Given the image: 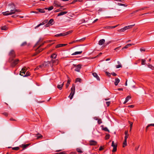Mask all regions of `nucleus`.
I'll return each mask as SVG.
<instances>
[{"instance_id":"17","label":"nucleus","mask_w":154,"mask_h":154,"mask_svg":"<svg viewBox=\"0 0 154 154\" xmlns=\"http://www.w3.org/2000/svg\"><path fill=\"white\" fill-rule=\"evenodd\" d=\"M120 82V80L118 78H116L115 79L114 84L115 85H117Z\"/></svg>"},{"instance_id":"43","label":"nucleus","mask_w":154,"mask_h":154,"mask_svg":"<svg viewBox=\"0 0 154 154\" xmlns=\"http://www.w3.org/2000/svg\"><path fill=\"white\" fill-rule=\"evenodd\" d=\"M131 98V97L130 96H128L127 97H126L125 98V99L126 100H127L128 101Z\"/></svg>"},{"instance_id":"45","label":"nucleus","mask_w":154,"mask_h":154,"mask_svg":"<svg viewBox=\"0 0 154 154\" xmlns=\"http://www.w3.org/2000/svg\"><path fill=\"white\" fill-rule=\"evenodd\" d=\"M106 75L109 77H110L111 76V74L110 73L108 72H106Z\"/></svg>"},{"instance_id":"11","label":"nucleus","mask_w":154,"mask_h":154,"mask_svg":"<svg viewBox=\"0 0 154 154\" xmlns=\"http://www.w3.org/2000/svg\"><path fill=\"white\" fill-rule=\"evenodd\" d=\"M148 7H144L142 8H140V9H139L137 10H135L132 13H131V14H134L136 12H137L140 11H141L142 10H144L145 8H148Z\"/></svg>"},{"instance_id":"28","label":"nucleus","mask_w":154,"mask_h":154,"mask_svg":"<svg viewBox=\"0 0 154 154\" xmlns=\"http://www.w3.org/2000/svg\"><path fill=\"white\" fill-rule=\"evenodd\" d=\"M53 8V6H51L48 8H45V10H48V11H50L52 10Z\"/></svg>"},{"instance_id":"25","label":"nucleus","mask_w":154,"mask_h":154,"mask_svg":"<svg viewBox=\"0 0 154 154\" xmlns=\"http://www.w3.org/2000/svg\"><path fill=\"white\" fill-rule=\"evenodd\" d=\"M11 12L9 13V14L10 15H12V14H14L16 12L15 11V9H11Z\"/></svg>"},{"instance_id":"16","label":"nucleus","mask_w":154,"mask_h":154,"mask_svg":"<svg viewBox=\"0 0 154 154\" xmlns=\"http://www.w3.org/2000/svg\"><path fill=\"white\" fill-rule=\"evenodd\" d=\"M67 11H63L60 12L58 14H57V16H60L61 15H64L65 14H66L67 13Z\"/></svg>"},{"instance_id":"24","label":"nucleus","mask_w":154,"mask_h":154,"mask_svg":"<svg viewBox=\"0 0 154 154\" xmlns=\"http://www.w3.org/2000/svg\"><path fill=\"white\" fill-rule=\"evenodd\" d=\"M135 25V24L132 25H129L125 27V28L126 29V30L130 28H131L133 26Z\"/></svg>"},{"instance_id":"14","label":"nucleus","mask_w":154,"mask_h":154,"mask_svg":"<svg viewBox=\"0 0 154 154\" xmlns=\"http://www.w3.org/2000/svg\"><path fill=\"white\" fill-rule=\"evenodd\" d=\"M67 45V44H59L57 45L55 47L56 48H58L63 47V46H66Z\"/></svg>"},{"instance_id":"40","label":"nucleus","mask_w":154,"mask_h":154,"mask_svg":"<svg viewBox=\"0 0 154 154\" xmlns=\"http://www.w3.org/2000/svg\"><path fill=\"white\" fill-rule=\"evenodd\" d=\"M37 135H38L39 136H38L37 137V139H39L40 138H42L43 136L42 135H41V134H39V133H38L37 134Z\"/></svg>"},{"instance_id":"3","label":"nucleus","mask_w":154,"mask_h":154,"mask_svg":"<svg viewBox=\"0 0 154 154\" xmlns=\"http://www.w3.org/2000/svg\"><path fill=\"white\" fill-rule=\"evenodd\" d=\"M73 65L74 67L75 68L74 70L78 72H79L80 71V69L81 68L82 66L80 64H78L76 65L75 64H73Z\"/></svg>"},{"instance_id":"54","label":"nucleus","mask_w":154,"mask_h":154,"mask_svg":"<svg viewBox=\"0 0 154 154\" xmlns=\"http://www.w3.org/2000/svg\"><path fill=\"white\" fill-rule=\"evenodd\" d=\"M2 114L6 116H7L8 115V113L7 112H5L2 113Z\"/></svg>"},{"instance_id":"8","label":"nucleus","mask_w":154,"mask_h":154,"mask_svg":"<svg viewBox=\"0 0 154 154\" xmlns=\"http://www.w3.org/2000/svg\"><path fill=\"white\" fill-rule=\"evenodd\" d=\"M46 48H43V49H41L39 50H38L39 48H37L36 50V52L33 55V56H35L37 54H38L40 52H41L44 49H45Z\"/></svg>"},{"instance_id":"44","label":"nucleus","mask_w":154,"mask_h":154,"mask_svg":"<svg viewBox=\"0 0 154 154\" xmlns=\"http://www.w3.org/2000/svg\"><path fill=\"white\" fill-rule=\"evenodd\" d=\"M102 54V53L100 52L97 56H96L95 57L91 58V59H94L95 58L97 57L100 56Z\"/></svg>"},{"instance_id":"52","label":"nucleus","mask_w":154,"mask_h":154,"mask_svg":"<svg viewBox=\"0 0 154 154\" xmlns=\"http://www.w3.org/2000/svg\"><path fill=\"white\" fill-rule=\"evenodd\" d=\"M106 103L107 105V106H109V105L110 103V101H107L106 102Z\"/></svg>"},{"instance_id":"61","label":"nucleus","mask_w":154,"mask_h":154,"mask_svg":"<svg viewBox=\"0 0 154 154\" xmlns=\"http://www.w3.org/2000/svg\"><path fill=\"white\" fill-rule=\"evenodd\" d=\"M111 74L114 76H116L117 75V74L115 72H112L111 73Z\"/></svg>"},{"instance_id":"5","label":"nucleus","mask_w":154,"mask_h":154,"mask_svg":"<svg viewBox=\"0 0 154 154\" xmlns=\"http://www.w3.org/2000/svg\"><path fill=\"white\" fill-rule=\"evenodd\" d=\"M111 146L113 147V149L112 151V152H116L117 150V145L116 144H115L114 141H113L112 142Z\"/></svg>"},{"instance_id":"62","label":"nucleus","mask_w":154,"mask_h":154,"mask_svg":"<svg viewBox=\"0 0 154 154\" xmlns=\"http://www.w3.org/2000/svg\"><path fill=\"white\" fill-rule=\"evenodd\" d=\"M103 148L101 146H100L99 148V150L100 151H101L102 150H103Z\"/></svg>"},{"instance_id":"59","label":"nucleus","mask_w":154,"mask_h":154,"mask_svg":"<svg viewBox=\"0 0 154 154\" xmlns=\"http://www.w3.org/2000/svg\"><path fill=\"white\" fill-rule=\"evenodd\" d=\"M54 4L55 5L57 6L60 7H61V6L59 5H58V4H57L56 3V2H54Z\"/></svg>"},{"instance_id":"2","label":"nucleus","mask_w":154,"mask_h":154,"mask_svg":"<svg viewBox=\"0 0 154 154\" xmlns=\"http://www.w3.org/2000/svg\"><path fill=\"white\" fill-rule=\"evenodd\" d=\"M75 86L74 84H72V87L71 88V92L69 95V97L70 100H71L75 94Z\"/></svg>"},{"instance_id":"35","label":"nucleus","mask_w":154,"mask_h":154,"mask_svg":"<svg viewBox=\"0 0 154 154\" xmlns=\"http://www.w3.org/2000/svg\"><path fill=\"white\" fill-rule=\"evenodd\" d=\"M30 75V72L28 71L26 72V74H25L23 75V77H27Z\"/></svg>"},{"instance_id":"63","label":"nucleus","mask_w":154,"mask_h":154,"mask_svg":"<svg viewBox=\"0 0 154 154\" xmlns=\"http://www.w3.org/2000/svg\"><path fill=\"white\" fill-rule=\"evenodd\" d=\"M148 125L149 127L152 126L154 127V124H150Z\"/></svg>"},{"instance_id":"7","label":"nucleus","mask_w":154,"mask_h":154,"mask_svg":"<svg viewBox=\"0 0 154 154\" xmlns=\"http://www.w3.org/2000/svg\"><path fill=\"white\" fill-rule=\"evenodd\" d=\"M26 71V69L25 68H23L21 70L20 72V75L23 76V75L25 74V72Z\"/></svg>"},{"instance_id":"49","label":"nucleus","mask_w":154,"mask_h":154,"mask_svg":"<svg viewBox=\"0 0 154 154\" xmlns=\"http://www.w3.org/2000/svg\"><path fill=\"white\" fill-rule=\"evenodd\" d=\"M59 35H60V36H65L66 35H65V33H61L59 34Z\"/></svg>"},{"instance_id":"4","label":"nucleus","mask_w":154,"mask_h":154,"mask_svg":"<svg viewBox=\"0 0 154 154\" xmlns=\"http://www.w3.org/2000/svg\"><path fill=\"white\" fill-rule=\"evenodd\" d=\"M19 60L18 59H16L14 60L11 63V66L12 67H14L18 63Z\"/></svg>"},{"instance_id":"15","label":"nucleus","mask_w":154,"mask_h":154,"mask_svg":"<svg viewBox=\"0 0 154 154\" xmlns=\"http://www.w3.org/2000/svg\"><path fill=\"white\" fill-rule=\"evenodd\" d=\"M105 40L104 39H102L100 40L99 41L98 44L100 45H102L105 43Z\"/></svg>"},{"instance_id":"26","label":"nucleus","mask_w":154,"mask_h":154,"mask_svg":"<svg viewBox=\"0 0 154 154\" xmlns=\"http://www.w3.org/2000/svg\"><path fill=\"white\" fill-rule=\"evenodd\" d=\"M57 54L56 53L53 54L51 56V57L52 58L55 59L57 57Z\"/></svg>"},{"instance_id":"42","label":"nucleus","mask_w":154,"mask_h":154,"mask_svg":"<svg viewBox=\"0 0 154 154\" xmlns=\"http://www.w3.org/2000/svg\"><path fill=\"white\" fill-rule=\"evenodd\" d=\"M76 151L78 152L79 153H82V151L81 150V149L80 148H77L76 149Z\"/></svg>"},{"instance_id":"32","label":"nucleus","mask_w":154,"mask_h":154,"mask_svg":"<svg viewBox=\"0 0 154 154\" xmlns=\"http://www.w3.org/2000/svg\"><path fill=\"white\" fill-rule=\"evenodd\" d=\"M8 11H7L5 12H3L2 13L3 15L4 16H7L10 15L9 14V13L8 12Z\"/></svg>"},{"instance_id":"64","label":"nucleus","mask_w":154,"mask_h":154,"mask_svg":"<svg viewBox=\"0 0 154 154\" xmlns=\"http://www.w3.org/2000/svg\"><path fill=\"white\" fill-rule=\"evenodd\" d=\"M50 25L49 23H47L45 25V27H48L49 26H50Z\"/></svg>"},{"instance_id":"27","label":"nucleus","mask_w":154,"mask_h":154,"mask_svg":"<svg viewBox=\"0 0 154 154\" xmlns=\"http://www.w3.org/2000/svg\"><path fill=\"white\" fill-rule=\"evenodd\" d=\"M8 29V27L6 26L2 27L1 28V29L5 30H7Z\"/></svg>"},{"instance_id":"31","label":"nucleus","mask_w":154,"mask_h":154,"mask_svg":"<svg viewBox=\"0 0 154 154\" xmlns=\"http://www.w3.org/2000/svg\"><path fill=\"white\" fill-rule=\"evenodd\" d=\"M45 23L44 22V21H43L42 22L40 23V24H39L37 26H36L35 28H38V27L39 26H40L41 25H43L44 24H45Z\"/></svg>"},{"instance_id":"57","label":"nucleus","mask_w":154,"mask_h":154,"mask_svg":"<svg viewBox=\"0 0 154 154\" xmlns=\"http://www.w3.org/2000/svg\"><path fill=\"white\" fill-rule=\"evenodd\" d=\"M128 131H125V135H129L128 134Z\"/></svg>"},{"instance_id":"50","label":"nucleus","mask_w":154,"mask_h":154,"mask_svg":"<svg viewBox=\"0 0 154 154\" xmlns=\"http://www.w3.org/2000/svg\"><path fill=\"white\" fill-rule=\"evenodd\" d=\"M125 30H126V29L125 28V27L122 28L120 30V31H121L123 32L125 31Z\"/></svg>"},{"instance_id":"56","label":"nucleus","mask_w":154,"mask_h":154,"mask_svg":"<svg viewBox=\"0 0 154 154\" xmlns=\"http://www.w3.org/2000/svg\"><path fill=\"white\" fill-rule=\"evenodd\" d=\"M122 67V66L121 65H119L116 66V68H118Z\"/></svg>"},{"instance_id":"53","label":"nucleus","mask_w":154,"mask_h":154,"mask_svg":"<svg viewBox=\"0 0 154 154\" xmlns=\"http://www.w3.org/2000/svg\"><path fill=\"white\" fill-rule=\"evenodd\" d=\"M85 38H83L81 39H79V42H81V41H83L84 40H85Z\"/></svg>"},{"instance_id":"34","label":"nucleus","mask_w":154,"mask_h":154,"mask_svg":"<svg viewBox=\"0 0 154 154\" xmlns=\"http://www.w3.org/2000/svg\"><path fill=\"white\" fill-rule=\"evenodd\" d=\"M141 64L142 65H144L146 64V60L144 59H142L141 60Z\"/></svg>"},{"instance_id":"36","label":"nucleus","mask_w":154,"mask_h":154,"mask_svg":"<svg viewBox=\"0 0 154 154\" xmlns=\"http://www.w3.org/2000/svg\"><path fill=\"white\" fill-rule=\"evenodd\" d=\"M147 66L149 68L151 69L152 70L154 69V67L152 65L149 64Z\"/></svg>"},{"instance_id":"60","label":"nucleus","mask_w":154,"mask_h":154,"mask_svg":"<svg viewBox=\"0 0 154 154\" xmlns=\"http://www.w3.org/2000/svg\"><path fill=\"white\" fill-rule=\"evenodd\" d=\"M128 48V46L127 45H126L125 47H124L122 48V49L123 50V49H125V48Z\"/></svg>"},{"instance_id":"20","label":"nucleus","mask_w":154,"mask_h":154,"mask_svg":"<svg viewBox=\"0 0 154 154\" xmlns=\"http://www.w3.org/2000/svg\"><path fill=\"white\" fill-rule=\"evenodd\" d=\"M63 85L64 82L61 85H58L57 86V88L60 90H61L62 89Z\"/></svg>"},{"instance_id":"55","label":"nucleus","mask_w":154,"mask_h":154,"mask_svg":"<svg viewBox=\"0 0 154 154\" xmlns=\"http://www.w3.org/2000/svg\"><path fill=\"white\" fill-rule=\"evenodd\" d=\"M45 42H44L42 44H41V45H40L38 47V48H39L40 47H41V46H42L45 43Z\"/></svg>"},{"instance_id":"38","label":"nucleus","mask_w":154,"mask_h":154,"mask_svg":"<svg viewBox=\"0 0 154 154\" xmlns=\"http://www.w3.org/2000/svg\"><path fill=\"white\" fill-rule=\"evenodd\" d=\"M110 135L109 134H107L105 136V138L106 140H107L110 137Z\"/></svg>"},{"instance_id":"22","label":"nucleus","mask_w":154,"mask_h":154,"mask_svg":"<svg viewBox=\"0 0 154 154\" xmlns=\"http://www.w3.org/2000/svg\"><path fill=\"white\" fill-rule=\"evenodd\" d=\"M82 51H76V52H75L74 53H73L72 55H77V54H81L82 53Z\"/></svg>"},{"instance_id":"48","label":"nucleus","mask_w":154,"mask_h":154,"mask_svg":"<svg viewBox=\"0 0 154 154\" xmlns=\"http://www.w3.org/2000/svg\"><path fill=\"white\" fill-rule=\"evenodd\" d=\"M72 32L71 31H69L68 32H65L66 35L72 33Z\"/></svg>"},{"instance_id":"6","label":"nucleus","mask_w":154,"mask_h":154,"mask_svg":"<svg viewBox=\"0 0 154 154\" xmlns=\"http://www.w3.org/2000/svg\"><path fill=\"white\" fill-rule=\"evenodd\" d=\"M30 145V143H28L26 144H22L21 145H20V147L23 148L22 150H23L25 149Z\"/></svg>"},{"instance_id":"37","label":"nucleus","mask_w":154,"mask_h":154,"mask_svg":"<svg viewBox=\"0 0 154 154\" xmlns=\"http://www.w3.org/2000/svg\"><path fill=\"white\" fill-rule=\"evenodd\" d=\"M126 145H127V140H124V141L123 143V147H124Z\"/></svg>"},{"instance_id":"12","label":"nucleus","mask_w":154,"mask_h":154,"mask_svg":"<svg viewBox=\"0 0 154 154\" xmlns=\"http://www.w3.org/2000/svg\"><path fill=\"white\" fill-rule=\"evenodd\" d=\"M92 75L94 77H95L97 79V80L100 81V79L96 73L93 72L92 73Z\"/></svg>"},{"instance_id":"30","label":"nucleus","mask_w":154,"mask_h":154,"mask_svg":"<svg viewBox=\"0 0 154 154\" xmlns=\"http://www.w3.org/2000/svg\"><path fill=\"white\" fill-rule=\"evenodd\" d=\"M45 23L44 22V21H43L42 22L40 23V24H39L37 26H36L35 28H38V27L39 26H40L41 25H43L44 24H45Z\"/></svg>"},{"instance_id":"13","label":"nucleus","mask_w":154,"mask_h":154,"mask_svg":"<svg viewBox=\"0 0 154 154\" xmlns=\"http://www.w3.org/2000/svg\"><path fill=\"white\" fill-rule=\"evenodd\" d=\"M45 9H41V8H37L36 9V10L38 11L41 13H45Z\"/></svg>"},{"instance_id":"58","label":"nucleus","mask_w":154,"mask_h":154,"mask_svg":"<svg viewBox=\"0 0 154 154\" xmlns=\"http://www.w3.org/2000/svg\"><path fill=\"white\" fill-rule=\"evenodd\" d=\"M57 154H66V153L65 152L63 151L58 153Z\"/></svg>"},{"instance_id":"18","label":"nucleus","mask_w":154,"mask_h":154,"mask_svg":"<svg viewBox=\"0 0 154 154\" xmlns=\"http://www.w3.org/2000/svg\"><path fill=\"white\" fill-rule=\"evenodd\" d=\"M68 78V81H67V83H66V88H68L69 86V85L70 84V80L69 79V78L67 77Z\"/></svg>"},{"instance_id":"47","label":"nucleus","mask_w":154,"mask_h":154,"mask_svg":"<svg viewBox=\"0 0 154 154\" xmlns=\"http://www.w3.org/2000/svg\"><path fill=\"white\" fill-rule=\"evenodd\" d=\"M97 122L99 124H100L101 123H102V121L101 119H98Z\"/></svg>"},{"instance_id":"41","label":"nucleus","mask_w":154,"mask_h":154,"mask_svg":"<svg viewBox=\"0 0 154 154\" xmlns=\"http://www.w3.org/2000/svg\"><path fill=\"white\" fill-rule=\"evenodd\" d=\"M117 5L119 6H124L125 7H127V5L123 4L120 3H118Z\"/></svg>"},{"instance_id":"10","label":"nucleus","mask_w":154,"mask_h":154,"mask_svg":"<svg viewBox=\"0 0 154 154\" xmlns=\"http://www.w3.org/2000/svg\"><path fill=\"white\" fill-rule=\"evenodd\" d=\"M89 144L91 146H94L96 145L97 142L93 140H91L89 141Z\"/></svg>"},{"instance_id":"29","label":"nucleus","mask_w":154,"mask_h":154,"mask_svg":"<svg viewBox=\"0 0 154 154\" xmlns=\"http://www.w3.org/2000/svg\"><path fill=\"white\" fill-rule=\"evenodd\" d=\"M45 23L44 22V21H43L42 22L40 23V24H39L37 26H36L35 28H38V27L39 26H40L41 25H43L44 24H45Z\"/></svg>"},{"instance_id":"46","label":"nucleus","mask_w":154,"mask_h":154,"mask_svg":"<svg viewBox=\"0 0 154 154\" xmlns=\"http://www.w3.org/2000/svg\"><path fill=\"white\" fill-rule=\"evenodd\" d=\"M52 63H53L57 64L58 63V61L57 60H56V61L54 60L53 59H52Z\"/></svg>"},{"instance_id":"39","label":"nucleus","mask_w":154,"mask_h":154,"mask_svg":"<svg viewBox=\"0 0 154 154\" xmlns=\"http://www.w3.org/2000/svg\"><path fill=\"white\" fill-rule=\"evenodd\" d=\"M20 149V148L19 147H13L12 148V149L13 150H18Z\"/></svg>"},{"instance_id":"51","label":"nucleus","mask_w":154,"mask_h":154,"mask_svg":"<svg viewBox=\"0 0 154 154\" xmlns=\"http://www.w3.org/2000/svg\"><path fill=\"white\" fill-rule=\"evenodd\" d=\"M140 50L141 52H144L145 51V49L144 48H141L140 49Z\"/></svg>"},{"instance_id":"21","label":"nucleus","mask_w":154,"mask_h":154,"mask_svg":"<svg viewBox=\"0 0 154 154\" xmlns=\"http://www.w3.org/2000/svg\"><path fill=\"white\" fill-rule=\"evenodd\" d=\"M29 44H27L26 42H24L22 43L20 45L21 46H24L26 45L29 46Z\"/></svg>"},{"instance_id":"9","label":"nucleus","mask_w":154,"mask_h":154,"mask_svg":"<svg viewBox=\"0 0 154 154\" xmlns=\"http://www.w3.org/2000/svg\"><path fill=\"white\" fill-rule=\"evenodd\" d=\"M9 8L10 9H14L15 8V5L13 3H11L8 5Z\"/></svg>"},{"instance_id":"1","label":"nucleus","mask_w":154,"mask_h":154,"mask_svg":"<svg viewBox=\"0 0 154 154\" xmlns=\"http://www.w3.org/2000/svg\"><path fill=\"white\" fill-rule=\"evenodd\" d=\"M9 55L10 56L9 61L10 62H11L13 60V59L16 57V54L14 51L13 50H11L9 53Z\"/></svg>"},{"instance_id":"33","label":"nucleus","mask_w":154,"mask_h":154,"mask_svg":"<svg viewBox=\"0 0 154 154\" xmlns=\"http://www.w3.org/2000/svg\"><path fill=\"white\" fill-rule=\"evenodd\" d=\"M82 79L81 78H78L76 79H75V82H81L82 81Z\"/></svg>"},{"instance_id":"23","label":"nucleus","mask_w":154,"mask_h":154,"mask_svg":"<svg viewBox=\"0 0 154 154\" xmlns=\"http://www.w3.org/2000/svg\"><path fill=\"white\" fill-rule=\"evenodd\" d=\"M48 23L50 25H52L54 23V20L53 19H50Z\"/></svg>"},{"instance_id":"19","label":"nucleus","mask_w":154,"mask_h":154,"mask_svg":"<svg viewBox=\"0 0 154 154\" xmlns=\"http://www.w3.org/2000/svg\"><path fill=\"white\" fill-rule=\"evenodd\" d=\"M101 127H102V130L105 131H108V132H109V131L108 130L107 127H104L103 125H102Z\"/></svg>"}]
</instances>
